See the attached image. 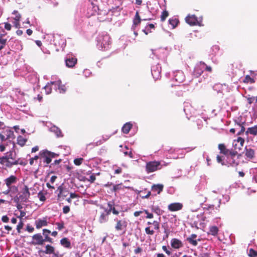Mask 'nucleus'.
Returning <instances> with one entry per match:
<instances>
[{"mask_svg": "<svg viewBox=\"0 0 257 257\" xmlns=\"http://www.w3.org/2000/svg\"><path fill=\"white\" fill-rule=\"evenodd\" d=\"M14 138V132L9 128H7L2 133H0V139L2 142L7 140L13 139Z\"/></svg>", "mask_w": 257, "mask_h": 257, "instance_id": "9", "label": "nucleus"}, {"mask_svg": "<svg viewBox=\"0 0 257 257\" xmlns=\"http://www.w3.org/2000/svg\"><path fill=\"white\" fill-rule=\"evenodd\" d=\"M53 81H51L52 85H55V89H58L60 93H65L66 90V88L64 85H62L61 81L59 78H56L55 76H53L52 78Z\"/></svg>", "mask_w": 257, "mask_h": 257, "instance_id": "7", "label": "nucleus"}, {"mask_svg": "<svg viewBox=\"0 0 257 257\" xmlns=\"http://www.w3.org/2000/svg\"><path fill=\"white\" fill-rule=\"evenodd\" d=\"M51 85H52L51 83V82L49 83L48 82L47 83V85H46L44 87V89H45V92H46V94H49L51 93V91H52V88L51 87Z\"/></svg>", "mask_w": 257, "mask_h": 257, "instance_id": "35", "label": "nucleus"}, {"mask_svg": "<svg viewBox=\"0 0 257 257\" xmlns=\"http://www.w3.org/2000/svg\"><path fill=\"white\" fill-rule=\"evenodd\" d=\"M197 237V235L195 234H192L191 236L187 238V241L192 244L194 246H196L197 245V241L196 239Z\"/></svg>", "mask_w": 257, "mask_h": 257, "instance_id": "28", "label": "nucleus"}, {"mask_svg": "<svg viewBox=\"0 0 257 257\" xmlns=\"http://www.w3.org/2000/svg\"><path fill=\"white\" fill-rule=\"evenodd\" d=\"M185 21L187 23H188V24H189L191 26H194V25H198L199 26H203V25L202 24V18L201 17L198 18L194 15H188L185 18Z\"/></svg>", "mask_w": 257, "mask_h": 257, "instance_id": "6", "label": "nucleus"}, {"mask_svg": "<svg viewBox=\"0 0 257 257\" xmlns=\"http://www.w3.org/2000/svg\"><path fill=\"white\" fill-rule=\"evenodd\" d=\"M9 188H15L16 189H13L12 188V191H11V194H15L16 193V192H17L18 191V187L15 186H10L9 187Z\"/></svg>", "mask_w": 257, "mask_h": 257, "instance_id": "57", "label": "nucleus"}, {"mask_svg": "<svg viewBox=\"0 0 257 257\" xmlns=\"http://www.w3.org/2000/svg\"><path fill=\"white\" fill-rule=\"evenodd\" d=\"M19 21H20L14 20L13 23L16 28H18L20 27Z\"/></svg>", "mask_w": 257, "mask_h": 257, "instance_id": "63", "label": "nucleus"}, {"mask_svg": "<svg viewBox=\"0 0 257 257\" xmlns=\"http://www.w3.org/2000/svg\"><path fill=\"white\" fill-rule=\"evenodd\" d=\"M56 192H59L57 195L58 200H59L61 197L64 199V198L67 195V192L64 191L63 187L62 186H60L57 188Z\"/></svg>", "mask_w": 257, "mask_h": 257, "instance_id": "23", "label": "nucleus"}, {"mask_svg": "<svg viewBox=\"0 0 257 257\" xmlns=\"http://www.w3.org/2000/svg\"><path fill=\"white\" fill-rule=\"evenodd\" d=\"M145 213L147 214L146 218H152L154 217V215L152 213H149L147 210H144V211Z\"/></svg>", "mask_w": 257, "mask_h": 257, "instance_id": "52", "label": "nucleus"}, {"mask_svg": "<svg viewBox=\"0 0 257 257\" xmlns=\"http://www.w3.org/2000/svg\"><path fill=\"white\" fill-rule=\"evenodd\" d=\"M5 28L7 30L10 31L11 29V24L9 23H5Z\"/></svg>", "mask_w": 257, "mask_h": 257, "instance_id": "64", "label": "nucleus"}, {"mask_svg": "<svg viewBox=\"0 0 257 257\" xmlns=\"http://www.w3.org/2000/svg\"><path fill=\"white\" fill-rule=\"evenodd\" d=\"M205 67V64L204 62H200L197 63L193 72V76L198 78L204 72Z\"/></svg>", "mask_w": 257, "mask_h": 257, "instance_id": "8", "label": "nucleus"}, {"mask_svg": "<svg viewBox=\"0 0 257 257\" xmlns=\"http://www.w3.org/2000/svg\"><path fill=\"white\" fill-rule=\"evenodd\" d=\"M30 196V193L29 191V188L28 186H25L19 195L21 202H26L28 200Z\"/></svg>", "mask_w": 257, "mask_h": 257, "instance_id": "13", "label": "nucleus"}, {"mask_svg": "<svg viewBox=\"0 0 257 257\" xmlns=\"http://www.w3.org/2000/svg\"><path fill=\"white\" fill-rule=\"evenodd\" d=\"M12 188L16 189L15 188H8V189L4 191L3 193L5 195H8L10 194L11 193V191H12Z\"/></svg>", "mask_w": 257, "mask_h": 257, "instance_id": "60", "label": "nucleus"}, {"mask_svg": "<svg viewBox=\"0 0 257 257\" xmlns=\"http://www.w3.org/2000/svg\"><path fill=\"white\" fill-rule=\"evenodd\" d=\"M239 126L240 127V130L237 133V135H240L242 133H244L245 131V128L242 125V124H239Z\"/></svg>", "mask_w": 257, "mask_h": 257, "instance_id": "49", "label": "nucleus"}, {"mask_svg": "<svg viewBox=\"0 0 257 257\" xmlns=\"http://www.w3.org/2000/svg\"><path fill=\"white\" fill-rule=\"evenodd\" d=\"M77 63V59L70 56H67L65 59L66 66L68 68L73 67Z\"/></svg>", "mask_w": 257, "mask_h": 257, "instance_id": "17", "label": "nucleus"}, {"mask_svg": "<svg viewBox=\"0 0 257 257\" xmlns=\"http://www.w3.org/2000/svg\"><path fill=\"white\" fill-rule=\"evenodd\" d=\"M141 22V19L139 14V12H137L135 15V17L133 20V24L135 26H138Z\"/></svg>", "mask_w": 257, "mask_h": 257, "instance_id": "32", "label": "nucleus"}, {"mask_svg": "<svg viewBox=\"0 0 257 257\" xmlns=\"http://www.w3.org/2000/svg\"><path fill=\"white\" fill-rule=\"evenodd\" d=\"M172 79L178 83H181L185 80V76L182 71L177 70L173 72Z\"/></svg>", "mask_w": 257, "mask_h": 257, "instance_id": "14", "label": "nucleus"}, {"mask_svg": "<svg viewBox=\"0 0 257 257\" xmlns=\"http://www.w3.org/2000/svg\"><path fill=\"white\" fill-rule=\"evenodd\" d=\"M162 166L163 165L159 161H150L146 163V171L149 174L161 169Z\"/></svg>", "mask_w": 257, "mask_h": 257, "instance_id": "4", "label": "nucleus"}, {"mask_svg": "<svg viewBox=\"0 0 257 257\" xmlns=\"http://www.w3.org/2000/svg\"><path fill=\"white\" fill-rule=\"evenodd\" d=\"M244 140L243 138L239 137L235 140H234L232 143V149L230 152L231 156H235L242 149Z\"/></svg>", "mask_w": 257, "mask_h": 257, "instance_id": "3", "label": "nucleus"}, {"mask_svg": "<svg viewBox=\"0 0 257 257\" xmlns=\"http://www.w3.org/2000/svg\"><path fill=\"white\" fill-rule=\"evenodd\" d=\"M83 161V158H76V159H74V163L76 166H79L82 164Z\"/></svg>", "mask_w": 257, "mask_h": 257, "instance_id": "41", "label": "nucleus"}, {"mask_svg": "<svg viewBox=\"0 0 257 257\" xmlns=\"http://www.w3.org/2000/svg\"><path fill=\"white\" fill-rule=\"evenodd\" d=\"M198 198V200H199V204L200 205H202L203 202L206 201V198L201 195H199Z\"/></svg>", "mask_w": 257, "mask_h": 257, "instance_id": "44", "label": "nucleus"}, {"mask_svg": "<svg viewBox=\"0 0 257 257\" xmlns=\"http://www.w3.org/2000/svg\"><path fill=\"white\" fill-rule=\"evenodd\" d=\"M38 197L41 201L44 202L46 200L45 194L42 191L38 193Z\"/></svg>", "mask_w": 257, "mask_h": 257, "instance_id": "39", "label": "nucleus"}, {"mask_svg": "<svg viewBox=\"0 0 257 257\" xmlns=\"http://www.w3.org/2000/svg\"><path fill=\"white\" fill-rule=\"evenodd\" d=\"M70 211V208L68 206H65L63 208V212L64 214H67Z\"/></svg>", "mask_w": 257, "mask_h": 257, "instance_id": "54", "label": "nucleus"}, {"mask_svg": "<svg viewBox=\"0 0 257 257\" xmlns=\"http://www.w3.org/2000/svg\"><path fill=\"white\" fill-rule=\"evenodd\" d=\"M171 246L175 249H179L183 246V243L181 240L177 238H173L171 240Z\"/></svg>", "mask_w": 257, "mask_h": 257, "instance_id": "20", "label": "nucleus"}, {"mask_svg": "<svg viewBox=\"0 0 257 257\" xmlns=\"http://www.w3.org/2000/svg\"><path fill=\"white\" fill-rule=\"evenodd\" d=\"M26 230L28 231L29 232L31 233L34 231V228L30 225H27L26 227Z\"/></svg>", "mask_w": 257, "mask_h": 257, "instance_id": "55", "label": "nucleus"}, {"mask_svg": "<svg viewBox=\"0 0 257 257\" xmlns=\"http://www.w3.org/2000/svg\"><path fill=\"white\" fill-rule=\"evenodd\" d=\"M39 155L42 161L48 165L51 162V158L55 157V154L47 150H43L40 152Z\"/></svg>", "mask_w": 257, "mask_h": 257, "instance_id": "5", "label": "nucleus"}, {"mask_svg": "<svg viewBox=\"0 0 257 257\" xmlns=\"http://www.w3.org/2000/svg\"><path fill=\"white\" fill-rule=\"evenodd\" d=\"M56 224L57 225V229L59 230H61L64 227V223L63 222H62L61 223L56 222Z\"/></svg>", "mask_w": 257, "mask_h": 257, "instance_id": "46", "label": "nucleus"}, {"mask_svg": "<svg viewBox=\"0 0 257 257\" xmlns=\"http://www.w3.org/2000/svg\"><path fill=\"white\" fill-rule=\"evenodd\" d=\"M17 181V178L14 175H11L9 177L6 178L5 180V184L8 187L13 186V185L15 184Z\"/></svg>", "mask_w": 257, "mask_h": 257, "instance_id": "19", "label": "nucleus"}, {"mask_svg": "<svg viewBox=\"0 0 257 257\" xmlns=\"http://www.w3.org/2000/svg\"><path fill=\"white\" fill-rule=\"evenodd\" d=\"M244 82L252 83L254 81L249 75H246L245 77Z\"/></svg>", "mask_w": 257, "mask_h": 257, "instance_id": "50", "label": "nucleus"}, {"mask_svg": "<svg viewBox=\"0 0 257 257\" xmlns=\"http://www.w3.org/2000/svg\"><path fill=\"white\" fill-rule=\"evenodd\" d=\"M245 155L247 158H249L250 159L253 158L254 157V150L250 148H248L246 147Z\"/></svg>", "mask_w": 257, "mask_h": 257, "instance_id": "25", "label": "nucleus"}, {"mask_svg": "<svg viewBox=\"0 0 257 257\" xmlns=\"http://www.w3.org/2000/svg\"><path fill=\"white\" fill-rule=\"evenodd\" d=\"M212 51L213 52V54L215 55L218 52L219 50V47L217 45L213 46L212 47Z\"/></svg>", "mask_w": 257, "mask_h": 257, "instance_id": "43", "label": "nucleus"}, {"mask_svg": "<svg viewBox=\"0 0 257 257\" xmlns=\"http://www.w3.org/2000/svg\"><path fill=\"white\" fill-rule=\"evenodd\" d=\"M7 39H3L2 35H0V50H2L6 45Z\"/></svg>", "mask_w": 257, "mask_h": 257, "instance_id": "38", "label": "nucleus"}, {"mask_svg": "<svg viewBox=\"0 0 257 257\" xmlns=\"http://www.w3.org/2000/svg\"><path fill=\"white\" fill-rule=\"evenodd\" d=\"M163 250L168 254L170 255L171 252L167 249V247L166 246H163L162 247Z\"/></svg>", "mask_w": 257, "mask_h": 257, "instance_id": "62", "label": "nucleus"}, {"mask_svg": "<svg viewBox=\"0 0 257 257\" xmlns=\"http://www.w3.org/2000/svg\"><path fill=\"white\" fill-rule=\"evenodd\" d=\"M18 164H19V159L17 158L16 154L14 151L8 152L4 156L0 157V167L11 168Z\"/></svg>", "mask_w": 257, "mask_h": 257, "instance_id": "1", "label": "nucleus"}, {"mask_svg": "<svg viewBox=\"0 0 257 257\" xmlns=\"http://www.w3.org/2000/svg\"><path fill=\"white\" fill-rule=\"evenodd\" d=\"M47 217L42 218H39L35 221V224L37 229H40L43 226H46L48 225Z\"/></svg>", "mask_w": 257, "mask_h": 257, "instance_id": "16", "label": "nucleus"}, {"mask_svg": "<svg viewBox=\"0 0 257 257\" xmlns=\"http://www.w3.org/2000/svg\"><path fill=\"white\" fill-rule=\"evenodd\" d=\"M153 224L154 226V228L156 230H158L159 229V222L157 221H154L153 222Z\"/></svg>", "mask_w": 257, "mask_h": 257, "instance_id": "53", "label": "nucleus"}, {"mask_svg": "<svg viewBox=\"0 0 257 257\" xmlns=\"http://www.w3.org/2000/svg\"><path fill=\"white\" fill-rule=\"evenodd\" d=\"M51 233V231L47 229H43V234L44 236L43 240L44 242H49L50 243L53 242V239L49 237V234Z\"/></svg>", "mask_w": 257, "mask_h": 257, "instance_id": "22", "label": "nucleus"}, {"mask_svg": "<svg viewBox=\"0 0 257 257\" xmlns=\"http://www.w3.org/2000/svg\"><path fill=\"white\" fill-rule=\"evenodd\" d=\"M164 233L165 235L163 236V239L166 240L167 238H168L169 235L170 233V230L168 228V227H164Z\"/></svg>", "mask_w": 257, "mask_h": 257, "instance_id": "36", "label": "nucleus"}, {"mask_svg": "<svg viewBox=\"0 0 257 257\" xmlns=\"http://www.w3.org/2000/svg\"><path fill=\"white\" fill-rule=\"evenodd\" d=\"M43 237L41 233H37L32 236V240L31 244L34 245H42L44 243Z\"/></svg>", "mask_w": 257, "mask_h": 257, "instance_id": "11", "label": "nucleus"}, {"mask_svg": "<svg viewBox=\"0 0 257 257\" xmlns=\"http://www.w3.org/2000/svg\"><path fill=\"white\" fill-rule=\"evenodd\" d=\"M133 124L130 122L125 123L122 127V132L125 134H127L129 133L130 130L132 127Z\"/></svg>", "mask_w": 257, "mask_h": 257, "instance_id": "29", "label": "nucleus"}, {"mask_svg": "<svg viewBox=\"0 0 257 257\" xmlns=\"http://www.w3.org/2000/svg\"><path fill=\"white\" fill-rule=\"evenodd\" d=\"M120 189V186L119 184L114 185L113 186L112 191L115 192L116 191L119 190Z\"/></svg>", "mask_w": 257, "mask_h": 257, "instance_id": "59", "label": "nucleus"}, {"mask_svg": "<svg viewBox=\"0 0 257 257\" xmlns=\"http://www.w3.org/2000/svg\"><path fill=\"white\" fill-rule=\"evenodd\" d=\"M114 220L116 222L115 229L117 231L122 230L126 228L127 226V222L125 219H118L117 218H115Z\"/></svg>", "mask_w": 257, "mask_h": 257, "instance_id": "12", "label": "nucleus"}, {"mask_svg": "<svg viewBox=\"0 0 257 257\" xmlns=\"http://www.w3.org/2000/svg\"><path fill=\"white\" fill-rule=\"evenodd\" d=\"M13 14L15 15V18H14V20H16L17 21L20 20L21 15L18 12V11H14Z\"/></svg>", "mask_w": 257, "mask_h": 257, "instance_id": "47", "label": "nucleus"}, {"mask_svg": "<svg viewBox=\"0 0 257 257\" xmlns=\"http://www.w3.org/2000/svg\"><path fill=\"white\" fill-rule=\"evenodd\" d=\"M49 131L53 133L57 138L63 137L61 130L56 125H53L50 127Z\"/></svg>", "mask_w": 257, "mask_h": 257, "instance_id": "21", "label": "nucleus"}, {"mask_svg": "<svg viewBox=\"0 0 257 257\" xmlns=\"http://www.w3.org/2000/svg\"><path fill=\"white\" fill-rule=\"evenodd\" d=\"M217 161L218 163H220L222 165H225L224 162H223V160H222V157L218 155L217 156Z\"/></svg>", "mask_w": 257, "mask_h": 257, "instance_id": "51", "label": "nucleus"}, {"mask_svg": "<svg viewBox=\"0 0 257 257\" xmlns=\"http://www.w3.org/2000/svg\"><path fill=\"white\" fill-rule=\"evenodd\" d=\"M218 149L220 150V153L223 154L224 155H227L230 153V151L227 149L225 145L223 144H219Z\"/></svg>", "mask_w": 257, "mask_h": 257, "instance_id": "30", "label": "nucleus"}, {"mask_svg": "<svg viewBox=\"0 0 257 257\" xmlns=\"http://www.w3.org/2000/svg\"><path fill=\"white\" fill-rule=\"evenodd\" d=\"M60 244L64 247L70 248L71 247V243L68 238L66 237L63 238L60 240Z\"/></svg>", "mask_w": 257, "mask_h": 257, "instance_id": "27", "label": "nucleus"}, {"mask_svg": "<svg viewBox=\"0 0 257 257\" xmlns=\"http://www.w3.org/2000/svg\"><path fill=\"white\" fill-rule=\"evenodd\" d=\"M168 16V12L166 11H164L161 15V20L162 21H164L167 17Z\"/></svg>", "mask_w": 257, "mask_h": 257, "instance_id": "42", "label": "nucleus"}, {"mask_svg": "<svg viewBox=\"0 0 257 257\" xmlns=\"http://www.w3.org/2000/svg\"><path fill=\"white\" fill-rule=\"evenodd\" d=\"M83 74L85 76L87 77L89 76L90 74H91V72L89 70H85L83 72Z\"/></svg>", "mask_w": 257, "mask_h": 257, "instance_id": "61", "label": "nucleus"}, {"mask_svg": "<svg viewBox=\"0 0 257 257\" xmlns=\"http://www.w3.org/2000/svg\"><path fill=\"white\" fill-rule=\"evenodd\" d=\"M45 250L43 251L46 254H53L54 253L55 248L51 245L47 244L45 246Z\"/></svg>", "mask_w": 257, "mask_h": 257, "instance_id": "31", "label": "nucleus"}, {"mask_svg": "<svg viewBox=\"0 0 257 257\" xmlns=\"http://www.w3.org/2000/svg\"><path fill=\"white\" fill-rule=\"evenodd\" d=\"M245 97L247 98L248 103L249 104H251L254 100L255 99V97L253 96L250 97L249 95L247 96H246Z\"/></svg>", "mask_w": 257, "mask_h": 257, "instance_id": "48", "label": "nucleus"}, {"mask_svg": "<svg viewBox=\"0 0 257 257\" xmlns=\"http://www.w3.org/2000/svg\"><path fill=\"white\" fill-rule=\"evenodd\" d=\"M111 46L110 38L106 34L99 35L97 37V47L101 51H107Z\"/></svg>", "mask_w": 257, "mask_h": 257, "instance_id": "2", "label": "nucleus"}, {"mask_svg": "<svg viewBox=\"0 0 257 257\" xmlns=\"http://www.w3.org/2000/svg\"><path fill=\"white\" fill-rule=\"evenodd\" d=\"M145 232L148 235H153L154 233V231L153 230H151L150 227H146Z\"/></svg>", "mask_w": 257, "mask_h": 257, "instance_id": "45", "label": "nucleus"}, {"mask_svg": "<svg viewBox=\"0 0 257 257\" xmlns=\"http://www.w3.org/2000/svg\"><path fill=\"white\" fill-rule=\"evenodd\" d=\"M2 220L3 222L7 223L9 222V218L7 215H4L2 216Z\"/></svg>", "mask_w": 257, "mask_h": 257, "instance_id": "58", "label": "nucleus"}, {"mask_svg": "<svg viewBox=\"0 0 257 257\" xmlns=\"http://www.w3.org/2000/svg\"><path fill=\"white\" fill-rule=\"evenodd\" d=\"M248 255L250 257H256L257 256V251L252 248H250L249 250Z\"/></svg>", "mask_w": 257, "mask_h": 257, "instance_id": "40", "label": "nucleus"}, {"mask_svg": "<svg viewBox=\"0 0 257 257\" xmlns=\"http://www.w3.org/2000/svg\"><path fill=\"white\" fill-rule=\"evenodd\" d=\"M23 223L22 222H20L17 227V229L18 230V232H20V230L23 228Z\"/></svg>", "mask_w": 257, "mask_h": 257, "instance_id": "56", "label": "nucleus"}, {"mask_svg": "<svg viewBox=\"0 0 257 257\" xmlns=\"http://www.w3.org/2000/svg\"><path fill=\"white\" fill-rule=\"evenodd\" d=\"M161 67L159 63L152 67V75L155 80L159 79L161 77Z\"/></svg>", "mask_w": 257, "mask_h": 257, "instance_id": "10", "label": "nucleus"}, {"mask_svg": "<svg viewBox=\"0 0 257 257\" xmlns=\"http://www.w3.org/2000/svg\"><path fill=\"white\" fill-rule=\"evenodd\" d=\"M27 140L25 138H24L22 136H19L17 138L18 144L21 146H24L26 144Z\"/></svg>", "mask_w": 257, "mask_h": 257, "instance_id": "33", "label": "nucleus"}, {"mask_svg": "<svg viewBox=\"0 0 257 257\" xmlns=\"http://www.w3.org/2000/svg\"><path fill=\"white\" fill-rule=\"evenodd\" d=\"M163 188L164 185L163 184H154L152 186V191L159 194L163 191Z\"/></svg>", "mask_w": 257, "mask_h": 257, "instance_id": "24", "label": "nucleus"}, {"mask_svg": "<svg viewBox=\"0 0 257 257\" xmlns=\"http://www.w3.org/2000/svg\"><path fill=\"white\" fill-rule=\"evenodd\" d=\"M169 21V24L172 26L173 28H175L179 22L176 19H170Z\"/></svg>", "mask_w": 257, "mask_h": 257, "instance_id": "37", "label": "nucleus"}, {"mask_svg": "<svg viewBox=\"0 0 257 257\" xmlns=\"http://www.w3.org/2000/svg\"><path fill=\"white\" fill-rule=\"evenodd\" d=\"M182 204L179 202L171 203L168 205V209L171 211L180 210L182 209Z\"/></svg>", "mask_w": 257, "mask_h": 257, "instance_id": "18", "label": "nucleus"}, {"mask_svg": "<svg viewBox=\"0 0 257 257\" xmlns=\"http://www.w3.org/2000/svg\"><path fill=\"white\" fill-rule=\"evenodd\" d=\"M246 135L250 134L253 136H257V125L248 127L245 132Z\"/></svg>", "mask_w": 257, "mask_h": 257, "instance_id": "26", "label": "nucleus"}, {"mask_svg": "<svg viewBox=\"0 0 257 257\" xmlns=\"http://www.w3.org/2000/svg\"><path fill=\"white\" fill-rule=\"evenodd\" d=\"M218 229L215 226H211L209 228V233L212 235H216L218 233Z\"/></svg>", "mask_w": 257, "mask_h": 257, "instance_id": "34", "label": "nucleus"}, {"mask_svg": "<svg viewBox=\"0 0 257 257\" xmlns=\"http://www.w3.org/2000/svg\"><path fill=\"white\" fill-rule=\"evenodd\" d=\"M111 212L110 209H105L103 212L101 213L99 217V222L100 223H104L106 222L108 220V215Z\"/></svg>", "mask_w": 257, "mask_h": 257, "instance_id": "15", "label": "nucleus"}]
</instances>
